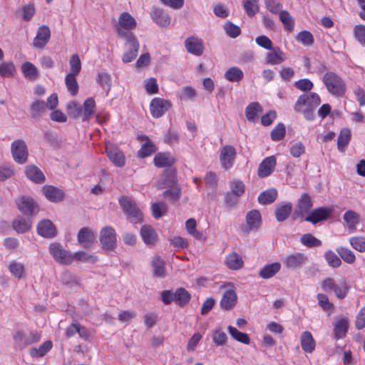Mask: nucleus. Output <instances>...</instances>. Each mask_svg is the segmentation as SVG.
<instances>
[{
    "mask_svg": "<svg viewBox=\"0 0 365 365\" xmlns=\"http://www.w3.org/2000/svg\"><path fill=\"white\" fill-rule=\"evenodd\" d=\"M313 206V202L310 195L304 192L297 201L296 214L303 217L304 215L309 214L310 210Z\"/></svg>",
    "mask_w": 365,
    "mask_h": 365,
    "instance_id": "obj_20",
    "label": "nucleus"
},
{
    "mask_svg": "<svg viewBox=\"0 0 365 365\" xmlns=\"http://www.w3.org/2000/svg\"><path fill=\"white\" fill-rule=\"evenodd\" d=\"M123 39L125 41L126 51L122 57V61L125 63H128L137 57L140 43L136 36H130Z\"/></svg>",
    "mask_w": 365,
    "mask_h": 365,
    "instance_id": "obj_9",
    "label": "nucleus"
},
{
    "mask_svg": "<svg viewBox=\"0 0 365 365\" xmlns=\"http://www.w3.org/2000/svg\"><path fill=\"white\" fill-rule=\"evenodd\" d=\"M26 177L35 183L41 184L46 178L43 172L36 165H29L25 169Z\"/></svg>",
    "mask_w": 365,
    "mask_h": 365,
    "instance_id": "obj_31",
    "label": "nucleus"
},
{
    "mask_svg": "<svg viewBox=\"0 0 365 365\" xmlns=\"http://www.w3.org/2000/svg\"><path fill=\"white\" fill-rule=\"evenodd\" d=\"M76 75L67 74L65 78L67 89L72 96H76L78 91V84L76 81Z\"/></svg>",
    "mask_w": 365,
    "mask_h": 365,
    "instance_id": "obj_53",
    "label": "nucleus"
},
{
    "mask_svg": "<svg viewBox=\"0 0 365 365\" xmlns=\"http://www.w3.org/2000/svg\"><path fill=\"white\" fill-rule=\"evenodd\" d=\"M118 202L130 222L137 224L143 222V213L135 202L126 196H121L118 199Z\"/></svg>",
    "mask_w": 365,
    "mask_h": 365,
    "instance_id": "obj_2",
    "label": "nucleus"
},
{
    "mask_svg": "<svg viewBox=\"0 0 365 365\" xmlns=\"http://www.w3.org/2000/svg\"><path fill=\"white\" fill-rule=\"evenodd\" d=\"M16 71L15 66L11 62L0 63V76L2 77H11Z\"/></svg>",
    "mask_w": 365,
    "mask_h": 365,
    "instance_id": "obj_62",
    "label": "nucleus"
},
{
    "mask_svg": "<svg viewBox=\"0 0 365 365\" xmlns=\"http://www.w3.org/2000/svg\"><path fill=\"white\" fill-rule=\"evenodd\" d=\"M351 130L348 128H344L340 131L337 140V148L340 152H344L351 140Z\"/></svg>",
    "mask_w": 365,
    "mask_h": 365,
    "instance_id": "obj_39",
    "label": "nucleus"
},
{
    "mask_svg": "<svg viewBox=\"0 0 365 365\" xmlns=\"http://www.w3.org/2000/svg\"><path fill=\"white\" fill-rule=\"evenodd\" d=\"M225 264L231 270H239L244 266L242 257L236 252H232L225 257Z\"/></svg>",
    "mask_w": 365,
    "mask_h": 365,
    "instance_id": "obj_32",
    "label": "nucleus"
},
{
    "mask_svg": "<svg viewBox=\"0 0 365 365\" xmlns=\"http://www.w3.org/2000/svg\"><path fill=\"white\" fill-rule=\"evenodd\" d=\"M333 212V207H319L310 212L304 217V220L316 225L321 221L327 220Z\"/></svg>",
    "mask_w": 365,
    "mask_h": 365,
    "instance_id": "obj_10",
    "label": "nucleus"
},
{
    "mask_svg": "<svg viewBox=\"0 0 365 365\" xmlns=\"http://www.w3.org/2000/svg\"><path fill=\"white\" fill-rule=\"evenodd\" d=\"M227 330L231 336L236 341L245 344H250V339L247 334L240 331L237 328L232 326H229Z\"/></svg>",
    "mask_w": 365,
    "mask_h": 365,
    "instance_id": "obj_49",
    "label": "nucleus"
},
{
    "mask_svg": "<svg viewBox=\"0 0 365 365\" xmlns=\"http://www.w3.org/2000/svg\"><path fill=\"white\" fill-rule=\"evenodd\" d=\"M320 103V97L316 93H304L298 98L295 110L297 112H303L304 114H312Z\"/></svg>",
    "mask_w": 365,
    "mask_h": 365,
    "instance_id": "obj_3",
    "label": "nucleus"
},
{
    "mask_svg": "<svg viewBox=\"0 0 365 365\" xmlns=\"http://www.w3.org/2000/svg\"><path fill=\"white\" fill-rule=\"evenodd\" d=\"M22 72L24 76L31 80H35L38 77V71L36 67L30 62H26L23 64Z\"/></svg>",
    "mask_w": 365,
    "mask_h": 365,
    "instance_id": "obj_57",
    "label": "nucleus"
},
{
    "mask_svg": "<svg viewBox=\"0 0 365 365\" xmlns=\"http://www.w3.org/2000/svg\"><path fill=\"white\" fill-rule=\"evenodd\" d=\"M36 13L35 6L33 4H28L23 6L21 9L22 19L25 21L31 20Z\"/></svg>",
    "mask_w": 365,
    "mask_h": 365,
    "instance_id": "obj_63",
    "label": "nucleus"
},
{
    "mask_svg": "<svg viewBox=\"0 0 365 365\" xmlns=\"http://www.w3.org/2000/svg\"><path fill=\"white\" fill-rule=\"evenodd\" d=\"M69 65L71 67V72L69 74L78 76L81 70V62L78 55L73 54L71 56Z\"/></svg>",
    "mask_w": 365,
    "mask_h": 365,
    "instance_id": "obj_61",
    "label": "nucleus"
},
{
    "mask_svg": "<svg viewBox=\"0 0 365 365\" xmlns=\"http://www.w3.org/2000/svg\"><path fill=\"white\" fill-rule=\"evenodd\" d=\"M49 252L53 259L61 264H71L73 262V255L63 249L58 243L51 244Z\"/></svg>",
    "mask_w": 365,
    "mask_h": 365,
    "instance_id": "obj_6",
    "label": "nucleus"
},
{
    "mask_svg": "<svg viewBox=\"0 0 365 365\" xmlns=\"http://www.w3.org/2000/svg\"><path fill=\"white\" fill-rule=\"evenodd\" d=\"M106 152L109 160L116 167L122 168L125 164V157L123 152L115 145L107 143Z\"/></svg>",
    "mask_w": 365,
    "mask_h": 365,
    "instance_id": "obj_13",
    "label": "nucleus"
},
{
    "mask_svg": "<svg viewBox=\"0 0 365 365\" xmlns=\"http://www.w3.org/2000/svg\"><path fill=\"white\" fill-rule=\"evenodd\" d=\"M300 343L303 351L306 353H312L315 349V340L309 331L302 332L300 336Z\"/></svg>",
    "mask_w": 365,
    "mask_h": 365,
    "instance_id": "obj_29",
    "label": "nucleus"
},
{
    "mask_svg": "<svg viewBox=\"0 0 365 365\" xmlns=\"http://www.w3.org/2000/svg\"><path fill=\"white\" fill-rule=\"evenodd\" d=\"M151 211L153 217L158 220L167 212L168 207L164 202H154L151 205Z\"/></svg>",
    "mask_w": 365,
    "mask_h": 365,
    "instance_id": "obj_52",
    "label": "nucleus"
},
{
    "mask_svg": "<svg viewBox=\"0 0 365 365\" xmlns=\"http://www.w3.org/2000/svg\"><path fill=\"white\" fill-rule=\"evenodd\" d=\"M292 211V205L289 202H286L275 209V217L278 222H283L287 219Z\"/></svg>",
    "mask_w": 365,
    "mask_h": 365,
    "instance_id": "obj_34",
    "label": "nucleus"
},
{
    "mask_svg": "<svg viewBox=\"0 0 365 365\" xmlns=\"http://www.w3.org/2000/svg\"><path fill=\"white\" fill-rule=\"evenodd\" d=\"M137 26L135 19L128 13H122L119 18L118 24L115 26V31L118 36L122 38L135 36L131 31Z\"/></svg>",
    "mask_w": 365,
    "mask_h": 365,
    "instance_id": "obj_4",
    "label": "nucleus"
},
{
    "mask_svg": "<svg viewBox=\"0 0 365 365\" xmlns=\"http://www.w3.org/2000/svg\"><path fill=\"white\" fill-rule=\"evenodd\" d=\"M286 134L285 125L282 123H278L271 132V139L277 142L284 139Z\"/></svg>",
    "mask_w": 365,
    "mask_h": 365,
    "instance_id": "obj_56",
    "label": "nucleus"
},
{
    "mask_svg": "<svg viewBox=\"0 0 365 365\" xmlns=\"http://www.w3.org/2000/svg\"><path fill=\"white\" fill-rule=\"evenodd\" d=\"M322 81L328 92L334 96L341 97L344 95L346 86L344 81L336 73L327 71Z\"/></svg>",
    "mask_w": 365,
    "mask_h": 365,
    "instance_id": "obj_1",
    "label": "nucleus"
},
{
    "mask_svg": "<svg viewBox=\"0 0 365 365\" xmlns=\"http://www.w3.org/2000/svg\"><path fill=\"white\" fill-rule=\"evenodd\" d=\"M77 240L79 245L86 249L91 248L96 240V235L88 227L81 228L77 235Z\"/></svg>",
    "mask_w": 365,
    "mask_h": 365,
    "instance_id": "obj_21",
    "label": "nucleus"
},
{
    "mask_svg": "<svg viewBox=\"0 0 365 365\" xmlns=\"http://www.w3.org/2000/svg\"><path fill=\"white\" fill-rule=\"evenodd\" d=\"M157 168L170 167L175 163V158L170 153H158L153 159Z\"/></svg>",
    "mask_w": 365,
    "mask_h": 365,
    "instance_id": "obj_28",
    "label": "nucleus"
},
{
    "mask_svg": "<svg viewBox=\"0 0 365 365\" xmlns=\"http://www.w3.org/2000/svg\"><path fill=\"white\" fill-rule=\"evenodd\" d=\"M37 232L42 237L51 238L56 235V230L51 220H43L38 224Z\"/></svg>",
    "mask_w": 365,
    "mask_h": 365,
    "instance_id": "obj_26",
    "label": "nucleus"
},
{
    "mask_svg": "<svg viewBox=\"0 0 365 365\" xmlns=\"http://www.w3.org/2000/svg\"><path fill=\"white\" fill-rule=\"evenodd\" d=\"M12 227L18 233H24L31 229V221L20 217L12 222Z\"/></svg>",
    "mask_w": 365,
    "mask_h": 365,
    "instance_id": "obj_45",
    "label": "nucleus"
},
{
    "mask_svg": "<svg viewBox=\"0 0 365 365\" xmlns=\"http://www.w3.org/2000/svg\"><path fill=\"white\" fill-rule=\"evenodd\" d=\"M246 225L240 229L243 234L248 235L252 230H257L262 222V217L259 210H252L246 215Z\"/></svg>",
    "mask_w": 365,
    "mask_h": 365,
    "instance_id": "obj_8",
    "label": "nucleus"
},
{
    "mask_svg": "<svg viewBox=\"0 0 365 365\" xmlns=\"http://www.w3.org/2000/svg\"><path fill=\"white\" fill-rule=\"evenodd\" d=\"M73 260L83 262H89L94 264L98 262V258L96 255H91L87 253L84 251H78L73 255Z\"/></svg>",
    "mask_w": 365,
    "mask_h": 365,
    "instance_id": "obj_51",
    "label": "nucleus"
},
{
    "mask_svg": "<svg viewBox=\"0 0 365 365\" xmlns=\"http://www.w3.org/2000/svg\"><path fill=\"white\" fill-rule=\"evenodd\" d=\"M296 40L306 46H312L314 43L313 35L308 31L299 32L296 36Z\"/></svg>",
    "mask_w": 365,
    "mask_h": 365,
    "instance_id": "obj_58",
    "label": "nucleus"
},
{
    "mask_svg": "<svg viewBox=\"0 0 365 365\" xmlns=\"http://www.w3.org/2000/svg\"><path fill=\"white\" fill-rule=\"evenodd\" d=\"M281 22L284 25V28L288 32H291L294 29V20L287 11H281L279 14Z\"/></svg>",
    "mask_w": 365,
    "mask_h": 365,
    "instance_id": "obj_47",
    "label": "nucleus"
},
{
    "mask_svg": "<svg viewBox=\"0 0 365 365\" xmlns=\"http://www.w3.org/2000/svg\"><path fill=\"white\" fill-rule=\"evenodd\" d=\"M349 243L351 247L358 252H365V237L362 236H356L349 238Z\"/></svg>",
    "mask_w": 365,
    "mask_h": 365,
    "instance_id": "obj_60",
    "label": "nucleus"
},
{
    "mask_svg": "<svg viewBox=\"0 0 365 365\" xmlns=\"http://www.w3.org/2000/svg\"><path fill=\"white\" fill-rule=\"evenodd\" d=\"M171 106V103L169 101L160 98H155L150 103L151 113L164 114L170 110Z\"/></svg>",
    "mask_w": 365,
    "mask_h": 365,
    "instance_id": "obj_23",
    "label": "nucleus"
},
{
    "mask_svg": "<svg viewBox=\"0 0 365 365\" xmlns=\"http://www.w3.org/2000/svg\"><path fill=\"white\" fill-rule=\"evenodd\" d=\"M324 258L329 266L333 268H338L341 264V259L331 250L325 252Z\"/></svg>",
    "mask_w": 365,
    "mask_h": 365,
    "instance_id": "obj_55",
    "label": "nucleus"
},
{
    "mask_svg": "<svg viewBox=\"0 0 365 365\" xmlns=\"http://www.w3.org/2000/svg\"><path fill=\"white\" fill-rule=\"evenodd\" d=\"M307 261V256L302 252H294L288 255L282 261L283 265L289 269L302 267Z\"/></svg>",
    "mask_w": 365,
    "mask_h": 365,
    "instance_id": "obj_16",
    "label": "nucleus"
},
{
    "mask_svg": "<svg viewBox=\"0 0 365 365\" xmlns=\"http://www.w3.org/2000/svg\"><path fill=\"white\" fill-rule=\"evenodd\" d=\"M100 242L101 248L106 251H112L116 247V233L112 227H105L101 231Z\"/></svg>",
    "mask_w": 365,
    "mask_h": 365,
    "instance_id": "obj_7",
    "label": "nucleus"
},
{
    "mask_svg": "<svg viewBox=\"0 0 365 365\" xmlns=\"http://www.w3.org/2000/svg\"><path fill=\"white\" fill-rule=\"evenodd\" d=\"M11 151L14 160L17 163L24 164L26 162L28 158V150L26 144L24 140H14L11 143Z\"/></svg>",
    "mask_w": 365,
    "mask_h": 365,
    "instance_id": "obj_11",
    "label": "nucleus"
},
{
    "mask_svg": "<svg viewBox=\"0 0 365 365\" xmlns=\"http://www.w3.org/2000/svg\"><path fill=\"white\" fill-rule=\"evenodd\" d=\"M259 0H245L243 1V8L249 17L255 16L259 11Z\"/></svg>",
    "mask_w": 365,
    "mask_h": 365,
    "instance_id": "obj_46",
    "label": "nucleus"
},
{
    "mask_svg": "<svg viewBox=\"0 0 365 365\" xmlns=\"http://www.w3.org/2000/svg\"><path fill=\"white\" fill-rule=\"evenodd\" d=\"M277 197V191L274 188H270L261 192L258 196V202L261 205L271 204Z\"/></svg>",
    "mask_w": 365,
    "mask_h": 365,
    "instance_id": "obj_37",
    "label": "nucleus"
},
{
    "mask_svg": "<svg viewBox=\"0 0 365 365\" xmlns=\"http://www.w3.org/2000/svg\"><path fill=\"white\" fill-rule=\"evenodd\" d=\"M165 263L159 256H156L152 261L153 274L157 277H163L165 275Z\"/></svg>",
    "mask_w": 365,
    "mask_h": 365,
    "instance_id": "obj_40",
    "label": "nucleus"
},
{
    "mask_svg": "<svg viewBox=\"0 0 365 365\" xmlns=\"http://www.w3.org/2000/svg\"><path fill=\"white\" fill-rule=\"evenodd\" d=\"M185 47L187 51L196 56H200L204 52V43L201 38L190 36L185 39Z\"/></svg>",
    "mask_w": 365,
    "mask_h": 365,
    "instance_id": "obj_18",
    "label": "nucleus"
},
{
    "mask_svg": "<svg viewBox=\"0 0 365 365\" xmlns=\"http://www.w3.org/2000/svg\"><path fill=\"white\" fill-rule=\"evenodd\" d=\"M230 189L232 194L237 197H240L245 193V187L243 182L239 180H233L230 182Z\"/></svg>",
    "mask_w": 365,
    "mask_h": 365,
    "instance_id": "obj_59",
    "label": "nucleus"
},
{
    "mask_svg": "<svg viewBox=\"0 0 365 365\" xmlns=\"http://www.w3.org/2000/svg\"><path fill=\"white\" fill-rule=\"evenodd\" d=\"M227 336L222 329H217L212 332V341L215 346H222L227 344Z\"/></svg>",
    "mask_w": 365,
    "mask_h": 365,
    "instance_id": "obj_54",
    "label": "nucleus"
},
{
    "mask_svg": "<svg viewBox=\"0 0 365 365\" xmlns=\"http://www.w3.org/2000/svg\"><path fill=\"white\" fill-rule=\"evenodd\" d=\"M281 269L279 262H274L264 265L259 272L262 279H269L274 277Z\"/></svg>",
    "mask_w": 365,
    "mask_h": 365,
    "instance_id": "obj_35",
    "label": "nucleus"
},
{
    "mask_svg": "<svg viewBox=\"0 0 365 365\" xmlns=\"http://www.w3.org/2000/svg\"><path fill=\"white\" fill-rule=\"evenodd\" d=\"M243 77L242 71L236 66L231 67L225 73V78L230 82H240Z\"/></svg>",
    "mask_w": 365,
    "mask_h": 365,
    "instance_id": "obj_48",
    "label": "nucleus"
},
{
    "mask_svg": "<svg viewBox=\"0 0 365 365\" xmlns=\"http://www.w3.org/2000/svg\"><path fill=\"white\" fill-rule=\"evenodd\" d=\"M138 138L140 139L141 140H145V143L141 146L140 149L138 151V157L144 158L150 156L153 153L156 152V146L152 141H150L148 136H139Z\"/></svg>",
    "mask_w": 365,
    "mask_h": 365,
    "instance_id": "obj_30",
    "label": "nucleus"
},
{
    "mask_svg": "<svg viewBox=\"0 0 365 365\" xmlns=\"http://www.w3.org/2000/svg\"><path fill=\"white\" fill-rule=\"evenodd\" d=\"M340 257L347 264H354L356 261L354 253L349 249L344 247H338L336 249Z\"/></svg>",
    "mask_w": 365,
    "mask_h": 365,
    "instance_id": "obj_50",
    "label": "nucleus"
},
{
    "mask_svg": "<svg viewBox=\"0 0 365 365\" xmlns=\"http://www.w3.org/2000/svg\"><path fill=\"white\" fill-rule=\"evenodd\" d=\"M19 211L24 215L33 216L38 212V207L34 200L27 196H21L16 200Z\"/></svg>",
    "mask_w": 365,
    "mask_h": 365,
    "instance_id": "obj_15",
    "label": "nucleus"
},
{
    "mask_svg": "<svg viewBox=\"0 0 365 365\" xmlns=\"http://www.w3.org/2000/svg\"><path fill=\"white\" fill-rule=\"evenodd\" d=\"M97 81L106 93H108L112 87L110 75L108 72L101 71L98 73Z\"/></svg>",
    "mask_w": 365,
    "mask_h": 365,
    "instance_id": "obj_43",
    "label": "nucleus"
},
{
    "mask_svg": "<svg viewBox=\"0 0 365 365\" xmlns=\"http://www.w3.org/2000/svg\"><path fill=\"white\" fill-rule=\"evenodd\" d=\"M42 192L46 197L51 202H60L64 198L63 192L52 185H45L42 187Z\"/></svg>",
    "mask_w": 365,
    "mask_h": 365,
    "instance_id": "obj_27",
    "label": "nucleus"
},
{
    "mask_svg": "<svg viewBox=\"0 0 365 365\" xmlns=\"http://www.w3.org/2000/svg\"><path fill=\"white\" fill-rule=\"evenodd\" d=\"M355 38L359 42L365 46V26L363 24L356 25L353 30Z\"/></svg>",
    "mask_w": 365,
    "mask_h": 365,
    "instance_id": "obj_64",
    "label": "nucleus"
},
{
    "mask_svg": "<svg viewBox=\"0 0 365 365\" xmlns=\"http://www.w3.org/2000/svg\"><path fill=\"white\" fill-rule=\"evenodd\" d=\"M343 220L346 227L349 230H355L356 225L359 223L360 215L355 211L349 210L345 212L343 215Z\"/></svg>",
    "mask_w": 365,
    "mask_h": 365,
    "instance_id": "obj_33",
    "label": "nucleus"
},
{
    "mask_svg": "<svg viewBox=\"0 0 365 365\" xmlns=\"http://www.w3.org/2000/svg\"><path fill=\"white\" fill-rule=\"evenodd\" d=\"M230 288L227 289L222 294L220 302V307L224 311H230L237 305L238 297L233 287L228 284Z\"/></svg>",
    "mask_w": 365,
    "mask_h": 365,
    "instance_id": "obj_14",
    "label": "nucleus"
},
{
    "mask_svg": "<svg viewBox=\"0 0 365 365\" xmlns=\"http://www.w3.org/2000/svg\"><path fill=\"white\" fill-rule=\"evenodd\" d=\"M51 37V31L48 26L42 25L38 27L36 36L34 38L33 46L36 48L42 49L48 43Z\"/></svg>",
    "mask_w": 365,
    "mask_h": 365,
    "instance_id": "obj_17",
    "label": "nucleus"
},
{
    "mask_svg": "<svg viewBox=\"0 0 365 365\" xmlns=\"http://www.w3.org/2000/svg\"><path fill=\"white\" fill-rule=\"evenodd\" d=\"M151 17L161 27H167L170 24L169 14L163 9L153 7L151 11Z\"/></svg>",
    "mask_w": 365,
    "mask_h": 365,
    "instance_id": "obj_22",
    "label": "nucleus"
},
{
    "mask_svg": "<svg viewBox=\"0 0 365 365\" xmlns=\"http://www.w3.org/2000/svg\"><path fill=\"white\" fill-rule=\"evenodd\" d=\"M349 322L347 317H343L338 319L334 325V334L336 340L344 339L348 332Z\"/></svg>",
    "mask_w": 365,
    "mask_h": 365,
    "instance_id": "obj_25",
    "label": "nucleus"
},
{
    "mask_svg": "<svg viewBox=\"0 0 365 365\" xmlns=\"http://www.w3.org/2000/svg\"><path fill=\"white\" fill-rule=\"evenodd\" d=\"M236 150L232 145L223 146L220 153V161L222 168L227 170L232 168L236 158Z\"/></svg>",
    "mask_w": 365,
    "mask_h": 365,
    "instance_id": "obj_12",
    "label": "nucleus"
},
{
    "mask_svg": "<svg viewBox=\"0 0 365 365\" xmlns=\"http://www.w3.org/2000/svg\"><path fill=\"white\" fill-rule=\"evenodd\" d=\"M8 269L11 274L18 279H20L25 276L26 270L24 264L21 262H18L16 261H12L10 262L8 266Z\"/></svg>",
    "mask_w": 365,
    "mask_h": 365,
    "instance_id": "obj_38",
    "label": "nucleus"
},
{
    "mask_svg": "<svg viewBox=\"0 0 365 365\" xmlns=\"http://www.w3.org/2000/svg\"><path fill=\"white\" fill-rule=\"evenodd\" d=\"M321 286L325 292H330L334 291L335 295L339 299H344L349 292V286L346 280L340 282L339 284H337L335 280L331 277H327L324 279L321 282Z\"/></svg>",
    "mask_w": 365,
    "mask_h": 365,
    "instance_id": "obj_5",
    "label": "nucleus"
},
{
    "mask_svg": "<svg viewBox=\"0 0 365 365\" xmlns=\"http://www.w3.org/2000/svg\"><path fill=\"white\" fill-rule=\"evenodd\" d=\"M191 299L190 294L184 288L180 287L174 292V302L183 307L187 304Z\"/></svg>",
    "mask_w": 365,
    "mask_h": 365,
    "instance_id": "obj_36",
    "label": "nucleus"
},
{
    "mask_svg": "<svg viewBox=\"0 0 365 365\" xmlns=\"http://www.w3.org/2000/svg\"><path fill=\"white\" fill-rule=\"evenodd\" d=\"M52 346L51 341H46L38 348H31L30 354L33 357H43L52 349Z\"/></svg>",
    "mask_w": 365,
    "mask_h": 365,
    "instance_id": "obj_44",
    "label": "nucleus"
},
{
    "mask_svg": "<svg viewBox=\"0 0 365 365\" xmlns=\"http://www.w3.org/2000/svg\"><path fill=\"white\" fill-rule=\"evenodd\" d=\"M284 53L279 48H275L274 51L269 52L267 54V63L276 65L279 64L284 61Z\"/></svg>",
    "mask_w": 365,
    "mask_h": 365,
    "instance_id": "obj_42",
    "label": "nucleus"
},
{
    "mask_svg": "<svg viewBox=\"0 0 365 365\" xmlns=\"http://www.w3.org/2000/svg\"><path fill=\"white\" fill-rule=\"evenodd\" d=\"M300 242L307 248L318 247L322 245V242L311 233L302 235L300 237Z\"/></svg>",
    "mask_w": 365,
    "mask_h": 365,
    "instance_id": "obj_41",
    "label": "nucleus"
},
{
    "mask_svg": "<svg viewBox=\"0 0 365 365\" xmlns=\"http://www.w3.org/2000/svg\"><path fill=\"white\" fill-rule=\"evenodd\" d=\"M140 235L143 241L147 245L153 246L158 241V237L155 230L150 225H145L140 228Z\"/></svg>",
    "mask_w": 365,
    "mask_h": 365,
    "instance_id": "obj_24",
    "label": "nucleus"
},
{
    "mask_svg": "<svg viewBox=\"0 0 365 365\" xmlns=\"http://www.w3.org/2000/svg\"><path fill=\"white\" fill-rule=\"evenodd\" d=\"M276 165L277 159L274 155L265 158L258 167V176L261 178L268 177L274 170Z\"/></svg>",
    "mask_w": 365,
    "mask_h": 365,
    "instance_id": "obj_19",
    "label": "nucleus"
}]
</instances>
